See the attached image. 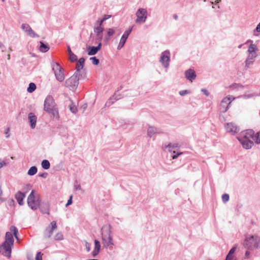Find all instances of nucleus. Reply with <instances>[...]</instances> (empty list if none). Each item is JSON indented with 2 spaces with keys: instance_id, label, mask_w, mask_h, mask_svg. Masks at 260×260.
Here are the masks:
<instances>
[{
  "instance_id": "nucleus-1",
  "label": "nucleus",
  "mask_w": 260,
  "mask_h": 260,
  "mask_svg": "<svg viewBox=\"0 0 260 260\" xmlns=\"http://www.w3.org/2000/svg\"><path fill=\"white\" fill-rule=\"evenodd\" d=\"M254 133L252 129H247L245 131V148L249 149L253 146V141L257 144L260 143V132L254 135Z\"/></svg>"
},
{
  "instance_id": "nucleus-2",
  "label": "nucleus",
  "mask_w": 260,
  "mask_h": 260,
  "mask_svg": "<svg viewBox=\"0 0 260 260\" xmlns=\"http://www.w3.org/2000/svg\"><path fill=\"white\" fill-rule=\"evenodd\" d=\"M245 248L253 250L260 248V237L256 235H247L245 238Z\"/></svg>"
},
{
  "instance_id": "nucleus-3",
  "label": "nucleus",
  "mask_w": 260,
  "mask_h": 260,
  "mask_svg": "<svg viewBox=\"0 0 260 260\" xmlns=\"http://www.w3.org/2000/svg\"><path fill=\"white\" fill-rule=\"evenodd\" d=\"M44 110L48 113L52 115L53 117H58V109L56 107L55 103L51 96H48L44 102Z\"/></svg>"
},
{
  "instance_id": "nucleus-4",
  "label": "nucleus",
  "mask_w": 260,
  "mask_h": 260,
  "mask_svg": "<svg viewBox=\"0 0 260 260\" xmlns=\"http://www.w3.org/2000/svg\"><path fill=\"white\" fill-rule=\"evenodd\" d=\"M27 204L32 210H36L40 206V198L37 192L32 190L27 198Z\"/></svg>"
},
{
  "instance_id": "nucleus-5",
  "label": "nucleus",
  "mask_w": 260,
  "mask_h": 260,
  "mask_svg": "<svg viewBox=\"0 0 260 260\" xmlns=\"http://www.w3.org/2000/svg\"><path fill=\"white\" fill-rule=\"evenodd\" d=\"M80 74L78 72H75L73 76L66 81V86L71 90H75L78 85Z\"/></svg>"
},
{
  "instance_id": "nucleus-6",
  "label": "nucleus",
  "mask_w": 260,
  "mask_h": 260,
  "mask_svg": "<svg viewBox=\"0 0 260 260\" xmlns=\"http://www.w3.org/2000/svg\"><path fill=\"white\" fill-rule=\"evenodd\" d=\"M235 99L232 96L228 95L224 98L221 101L219 106V110L221 113L226 112L232 102Z\"/></svg>"
},
{
  "instance_id": "nucleus-7",
  "label": "nucleus",
  "mask_w": 260,
  "mask_h": 260,
  "mask_svg": "<svg viewBox=\"0 0 260 260\" xmlns=\"http://www.w3.org/2000/svg\"><path fill=\"white\" fill-rule=\"evenodd\" d=\"M52 69L54 71L56 79L59 82H62L64 79V75L61 67L57 63H53Z\"/></svg>"
},
{
  "instance_id": "nucleus-8",
  "label": "nucleus",
  "mask_w": 260,
  "mask_h": 260,
  "mask_svg": "<svg viewBox=\"0 0 260 260\" xmlns=\"http://www.w3.org/2000/svg\"><path fill=\"white\" fill-rule=\"evenodd\" d=\"M245 45H246L247 48L246 53L257 55V53L258 51V48L256 44L254 43L253 41L248 40L245 43Z\"/></svg>"
},
{
  "instance_id": "nucleus-9",
  "label": "nucleus",
  "mask_w": 260,
  "mask_h": 260,
  "mask_svg": "<svg viewBox=\"0 0 260 260\" xmlns=\"http://www.w3.org/2000/svg\"><path fill=\"white\" fill-rule=\"evenodd\" d=\"M13 245L4 243L1 246H0V252L3 255L10 258L11 257L12 247Z\"/></svg>"
},
{
  "instance_id": "nucleus-10",
  "label": "nucleus",
  "mask_w": 260,
  "mask_h": 260,
  "mask_svg": "<svg viewBox=\"0 0 260 260\" xmlns=\"http://www.w3.org/2000/svg\"><path fill=\"white\" fill-rule=\"evenodd\" d=\"M57 229L55 221H52L45 231L44 235L46 238H50L53 232Z\"/></svg>"
},
{
  "instance_id": "nucleus-11",
  "label": "nucleus",
  "mask_w": 260,
  "mask_h": 260,
  "mask_svg": "<svg viewBox=\"0 0 260 260\" xmlns=\"http://www.w3.org/2000/svg\"><path fill=\"white\" fill-rule=\"evenodd\" d=\"M137 18L136 20L137 23H143L146 20L147 17V11L144 9H139L136 13Z\"/></svg>"
},
{
  "instance_id": "nucleus-12",
  "label": "nucleus",
  "mask_w": 260,
  "mask_h": 260,
  "mask_svg": "<svg viewBox=\"0 0 260 260\" xmlns=\"http://www.w3.org/2000/svg\"><path fill=\"white\" fill-rule=\"evenodd\" d=\"M102 243L104 247H108L113 245L112 238L110 233L102 236Z\"/></svg>"
},
{
  "instance_id": "nucleus-13",
  "label": "nucleus",
  "mask_w": 260,
  "mask_h": 260,
  "mask_svg": "<svg viewBox=\"0 0 260 260\" xmlns=\"http://www.w3.org/2000/svg\"><path fill=\"white\" fill-rule=\"evenodd\" d=\"M257 55L246 53V59L245 61V66L249 67L254 62Z\"/></svg>"
},
{
  "instance_id": "nucleus-14",
  "label": "nucleus",
  "mask_w": 260,
  "mask_h": 260,
  "mask_svg": "<svg viewBox=\"0 0 260 260\" xmlns=\"http://www.w3.org/2000/svg\"><path fill=\"white\" fill-rule=\"evenodd\" d=\"M22 29L27 32V34L32 38L38 37V35L31 28L30 26L27 24H23L21 26Z\"/></svg>"
},
{
  "instance_id": "nucleus-15",
  "label": "nucleus",
  "mask_w": 260,
  "mask_h": 260,
  "mask_svg": "<svg viewBox=\"0 0 260 260\" xmlns=\"http://www.w3.org/2000/svg\"><path fill=\"white\" fill-rule=\"evenodd\" d=\"M185 77L190 82H192L196 77L195 72L191 69H189L185 72Z\"/></svg>"
},
{
  "instance_id": "nucleus-16",
  "label": "nucleus",
  "mask_w": 260,
  "mask_h": 260,
  "mask_svg": "<svg viewBox=\"0 0 260 260\" xmlns=\"http://www.w3.org/2000/svg\"><path fill=\"white\" fill-rule=\"evenodd\" d=\"M101 46L102 44L100 43L96 47H88L87 48L88 55H93L95 54L101 49Z\"/></svg>"
},
{
  "instance_id": "nucleus-17",
  "label": "nucleus",
  "mask_w": 260,
  "mask_h": 260,
  "mask_svg": "<svg viewBox=\"0 0 260 260\" xmlns=\"http://www.w3.org/2000/svg\"><path fill=\"white\" fill-rule=\"evenodd\" d=\"M167 52L162 54L160 58V62L165 67H168L169 64L170 57Z\"/></svg>"
},
{
  "instance_id": "nucleus-18",
  "label": "nucleus",
  "mask_w": 260,
  "mask_h": 260,
  "mask_svg": "<svg viewBox=\"0 0 260 260\" xmlns=\"http://www.w3.org/2000/svg\"><path fill=\"white\" fill-rule=\"evenodd\" d=\"M236 249L237 247L234 246L230 250L226 256L225 260H237L235 254Z\"/></svg>"
},
{
  "instance_id": "nucleus-19",
  "label": "nucleus",
  "mask_w": 260,
  "mask_h": 260,
  "mask_svg": "<svg viewBox=\"0 0 260 260\" xmlns=\"http://www.w3.org/2000/svg\"><path fill=\"white\" fill-rule=\"evenodd\" d=\"M225 128L227 132L234 134L237 131L238 128L232 123H228L226 124Z\"/></svg>"
},
{
  "instance_id": "nucleus-20",
  "label": "nucleus",
  "mask_w": 260,
  "mask_h": 260,
  "mask_svg": "<svg viewBox=\"0 0 260 260\" xmlns=\"http://www.w3.org/2000/svg\"><path fill=\"white\" fill-rule=\"evenodd\" d=\"M15 197L18 204L20 205H22L23 204V199L25 197V194L21 191H18L16 193Z\"/></svg>"
},
{
  "instance_id": "nucleus-21",
  "label": "nucleus",
  "mask_w": 260,
  "mask_h": 260,
  "mask_svg": "<svg viewBox=\"0 0 260 260\" xmlns=\"http://www.w3.org/2000/svg\"><path fill=\"white\" fill-rule=\"evenodd\" d=\"M94 243V248L92 252V254L93 257H95L100 252L101 248V244L100 242L97 240H95Z\"/></svg>"
},
{
  "instance_id": "nucleus-22",
  "label": "nucleus",
  "mask_w": 260,
  "mask_h": 260,
  "mask_svg": "<svg viewBox=\"0 0 260 260\" xmlns=\"http://www.w3.org/2000/svg\"><path fill=\"white\" fill-rule=\"evenodd\" d=\"M104 28L103 26H96L94 28V32L96 34L97 37L101 40L103 38V32Z\"/></svg>"
},
{
  "instance_id": "nucleus-23",
  "label": "nucleus",
  "mask_w": 260,
  "mask_h": 260,
  "mask_svg": "<svg viewBox=\"0 0 260 260\" xmlns=\"http://www.w3.org/2000/svg\"><path fill=\"white\" fill-rule=\"evenodd\" d=\"M28 120L31 124V127L34 128L36 126L37 122V117L32 113H30L28 115Z\"/></svg>"
},
{
  "instance_id": "nucleus-24",
  "label": "nucleus",
  "mask_w": 260,
  "mask_h": 260,
  "mask_svg": "<svg viewBox=\"0 0 260 260\" xmlns=\"http://www.w3.org/2000/svg\"><path fill=\"white\" fill-rule=\"evenodd\" d=\"M4 243L10 244L13 245L14 239L11 233L7 232L6 234L5 241Z\"/></svg>"
},
{
  "instance_id": "nucleus-25",
  "label": "nucleus",
  "mask_w": 260,
  "mask_h": 260,
  "mask_svg": "<svg viewBox=\"0 0 260 260\" xmlns=\"http://www.w3.org/2000/svg\"><path fill=\"white\" fill-rule=\"evenodd\" d=\"M180 147V145L178 143L174 144H169L168 145L166 146L165 148L168 149V151L170 152H173V153H176V151L174 149L178 148Z\"/></svg>"
},
{
  "instance_id": "nucleus-26",
  "label": "nucleus",
  "mask_w": 260,
  "mask_h": 260,
  "mask_svg": "<svg viewBox=\"0 0 260 260\" xmlns=\"http://www.w3.org/2000/svg\"><path fill=\"white\" fill-rule=\"evenodd\" d=\"M84 62H85V59L83 57L80 58L79 59L78 62L76 64V72H78L80 74V70H82L84 67Z\"/></svg>"
},
{
  "instance_id": "nucleus-27",
  "label": "nucleus",
  "mask_w": 260,
  "mask_h": 260,
  "mask_svg": "<svg viewBox=\"0 0 260 260\" xmlns=\"http://www.w3.org/2000/svg\"><path fill=\"white\" fill-rule=\"evenodd\" d=\"M40 209L42 213L49 214V205L48 203H43L41 205Z\"/></svg>"
},
{
  "instance_id": "nucleus-28",
  "label": "nucleus",
  "mask_w": 260,
  "mask_h": 260,
  "mask_svg": "<svg viewBox=\"0 0 260 260\" xmlns=\"http://www.w3.org/2000/svg\"><path fill=\"white\" fill-rule=\"evenodd\" d=\"M49 47L47 45L45 44L42 42H40V46L39 48V50L40 51L42 52H46L49 50Z\"/></svg>"
},
{
  "instance_id": "nucleus-29",
  "label": "nucleus",
  "mask_w": 260,
  "mask_h": 260,
  "mask_svg": "<svg viewBox=\"0 0 260 260\" xmlns=\"http://www.w3.org/2000/svg\"><path fill=\"white\" fill-rule=\"evenodd\" d=\"M37 168L36 167H31L28 171L27 174L30 176L36 174L37 172Z\"/></svg>"
},
{
  "instance_id": "nucleus-30",
  "label": "nucleus",
  "mask_w": 260,
  "mask_h": 260,
  "mask_svg": "<svg viewBox=\"0 0 260 260\" xmlns=\"http://www.w3.org/2000/svg\"><path fill=\"white\" fill-rule=\"evenodd\" d=\"M41 165H42V167L44 169H46V170L48 169L50 166V162L47 160H43L42 162Z\"/></svg>"
},
{
  "instance_id": "nucleus-31",
  "label": "nucleus",
  "mask_w": 260,
  "mask_h": 260,
  "mask_svg": "<svg viewBox=\"0 0 260 260\" xmlns=\"http://www.w3.org/2000/svg\"><path fill=\"white\" fill-rule=\"evenodd\" d=\"M36 89V86L34 83H30L29 84V87L27 88V91L29 93H31L35 90Z\"/></svg>"
},
{
  "instance_id": "nucleus-32",
  "label": "nucleus",
  "mask_w": 260,
  "mask_h": 260,
  "mask_svg": "<svg viewBox=\"0 0 260 260\" xmlns=\"http://www.w3.org/2000/svg\"><path fill=\"white\" fill-rule=\"evenodd\" d=\"M127 39L126 38H124L123 37H121V39H120V42H119V44L117 47V49L120 50L121 49L123 46H124V44L125 43V42L126 41Z\"/></svg>"
},
{
  "instance_id": "nucleus-33",
  "label": "nucleus",
  "mask_w": 260,
  "mask_h": 260,
  "mask_svg": "<svg viewBox=\"0 0 260 260\" xmlns=\"http://www.w3.org/2000/svg\"><path fill=\"white\" fill-rule=\"evenodd\" d=\"M10 231L11 232L13 233V234L16 238V239H18L17 234H18V230L17 228L14 226H11L10 228Z\"/></svg>"
},
{
  "instance_id": "nucleus-34",
  "label": "nucleus",
  "mask_w": 260,
  "mask_h": 260,
  "mask_svg": "<svg viewBox=\"0 0 260 260\" xmlns=\"http://www.w3.org/2000/svg\"><path fill=\"white\" fill-rule=\"evenodd\" d=\"M155 133V129L153 127H149L148 129V135L149 137H152Z\"/></svg>"
},
{
  "instance_id": "nucleus-35",
  "label": "nucleus",
  "mask_w": 260,
  "mask_h": 260,
  "mask_svg": "<svg viewBox=\"0 0 260 260\" xmlns=\"http://www.w3.org/2000/svg\"><path fill=\"white\" fill-rule=\"evenodd\" d=\"M54 239L55 240H61L63 239V236L61 233H57L54 236Z\"/></svg>"
},
{
  "instance_id": "nucleus-36",
  "label": "nucleus",
  "mask_w": 260,
  "mask_h": 260,
  "mask_svg": "<svg viewBox=\"0 0 260 260\" xmlns=\"http://www.w3.org/2000/svg\"><path fill=\"white\" fill-rule=\"evenodd\" d=\"M70 60L71 62H74L77 60V57L74 53H71L69 55Z\"/></svg>"
},
{
  "instance_id": "nucleus-37",
  "label": "nucleus",
  "mask_w": 260,
  "mask_h": 260,
  "mask_svg": "<svg viewBox=\"0 0 260 260\" xmlns=\"http://www.w3.org/2000/svg\"><path fill=\"white\" fill-rule=\"evenodd\" d=\"M222 200L224 203L228 202L229 200V195L227 193H224L222 196Z\"/></svg>"
},
{
  "instance_id": "nucleus-38",
  "label": "nucleus",
  "mask_w": 260,
  "mask_h": 260,
  "mask_svg": "<svg viewBox=\"0 0 260 260\" xmlns=\"http://www.w3.org/2000/svg\"><path fill=\"white\" fill-rule=\"evenodd\" d=\"M115 34V31L113 28H109L107 29V35L109 37L112 36Z\"/></svg>"
},
{
  "instance_id": "nucleus-39",
  "label": "nucleus",
  "mask_w": 260,
  "mask_h": 260,
  "mask_svg": "<svg viewBox=\"0 0 260 260\" xmlns=\"http://www.w3.org/2000/svg\"><path fill=\"white\" fill-rule=\"evenodd\" d=\"M90 59L92 61V63L94 65H98L99 63V60L95 57H92L90 58Z\"/></svg>"
},
{
  "instance_id": "nucleus-40",
  "label": "nucleus",
  "mask_w": 260,
  "mask_h": 260,
  "mask_svg": "<svg viewBox=\"0 0 260 260\" xmlns=\"http://www.w3.org/2000/svg\"><path fill=\"white\" fill-rule=\"evenodd\" d=\"M131 29H128L127 30H126L124 34H123L122 35V37L124 38H126V39H127L129 35L130 34L131 32Z\"/></svg>"
},
{
  "instance_id": "nucleus-41",
  "label": "nucleus",
  "mask_w": 260,
  "mask_h": 260,
  "mask_svg": "<svg viewBox=\"0 0 260 260\" xmlns=\"http://www.w3.org/2000/svg\"><path fill=\"white\" fill-rule=\"evenodd\" d=\"M255 96V94L253 93H246L245 94V99H249L250 98H252Z\"/></svg>"
},
{
  "instance_id": "nucleus-42",
  "label": "nucleus",
  "mask_w": 260,
  "mask_h": 260,
  "mask_svg": "<svg viewBox=\"0 0 260 260\" xmlns=\"http://www.w3.org/2000/svg\"><path fill=\"white\" fill-rule=\"evenodd\" d=\"M42 255L43 254L41 252H38L36 256V260H42Z\"/></svg>"
},
{
  "instance_id": "nucleus-43",
  "label": "nucleus",
  "mask_w": 260,
  "mask_h": 260,
  "mask_svg": "<svg viewBox=\"0 0 260 260\" xmlns=\"http://www.w3.org/2000/svg\"><path fill=\"white\" fill-rule=\"evenodd\" d=\"M70 110L74 113H75L77 111V108L75 106H70Z\"/></svg>"
},
{
  "instance_id": "nucleus-44",
  "label": "nucleus",
  "mask_w": 260,
  "mask_h": 260,
  "mask_svg": "<svg viewBox=\"0 0 260 260\" xmlns=\"http://www.w3.org/2000/svg\"><path fill=\"white\" fill-rule=\"evenodd\" d=\"M174 155L172 156V158L173 159H176L178 157V156L182 154V152H176L175 153H173Z\"/></svg>"
},
{
  "instance_id": "nucleus-45",
  "label": "nucleus",
  "mask_w": 260,
  "mask_h": 260,
  "mask_svg": "<svg viewBox=\"0 0 260 260\" xmlns=\"http://www.w3.org/2000/svg\"><path fill=\"white\" fill-rule=\"evenodd\" d=\"M85 247L87 251L89 252L90 250V245L86 241H85Z\"/></svg>"
},
{
  "instance_id": "nucleus-46",
  "label": "nucleus",
  "mask_w": 260,
  "mask_h": 260,
  "mask_svg": "<svg viewBox=\"0 0 260 260\" xmlns=\"http://www.w3.org/2000/svg\"><path fill=\"white\" fill-rule=\"evenodd\" d=\"M260 32V22L257 25L255 29L254 30V32Z\"/></svg>"
},
{
  "instance_id": "nucleus-47",
  "label": "nucleus",
  "mask_w": 260,
  "mask_h": 260,
  "mask_svg": "<svg viewBox=\"0 0 260 260\" xmlns=\"http://www.w3.org/2000/svg\"><path fill=\"white\" fill-rule=\"evenodd\" d=\"M72 198H73V196H70V198L69 199V200L68 201V202L66 204V206H68L69 205H70L72 204Z\"/></svg>"
},
{
  "instance_id": "nucleus-48",
  "label": "nucleus",
  "mask_w": 260,
  "mask_h": 260,
  "mask_svg": "<svg viewBox=\"0 0 260 260\" xmlns=\"http://www.w3.org/2000/svg\"><path fill=\"white\" fill-rule=\"evenodd\" d=\"M9 132H10V128L9 127L7 128L5 130V134L6 136V137L8 138L9 137Z\"/></svg>"
},
{
  "instance_id": "nucleus-49",
  "label": "nucleus",
  "mask_w": 260,
  "mask_h": 260,
  "mask_svg": "<svg viewBox=\"0 0 260 260\" xmlns=\"http://www.w3.org/2000/svg\"><path fill=\"white\" fill-rule=\"evenodd\" d=\"M112 17L110 15H104L103 19L105 21Z\"/></svg>"
},
{
  "instance_id": "nucleus-50",
  "label": "nucleus",
  "mask_w": 260,
  "mask_h": 260,
  "mask_svg": "<svg viewBox=\"0 0 260 260\" xmlns=\"http://www.w3.org/2000/svg\"><path fill=\"white\" fill-rule=\"evenodd\" d=\"M188 91L187 90H182V91H180L179 92V93L181 95H184L185 94H186L187 93H188Z\"/></svg>"
},
{
  "instance_id": "nucleus-51",
  "label": "nucleus",
  "mask_w": 260,
  "mask_h": 260,
  "mask_svg": "<svg viewBox=\"0 0 260 260\" xmlns=\"http://www.w3.org/2000/svg\"><path fill=\"white\" fill-rule=\"evenodd\" d=\"M237 139L239 141L240 143L244 146V139L243 138L237 137Z\"/></svg>"
},
{
  "instance_id": "nucleus-52",
  "label": "nucleus",
  "mask_w": 260,
  "mask_h": 260,
  "mask_svg": "<svg viewBox=\"0 0 260 260\" xmlns=\"http://www.w3.org/2000/svg\"><path fill=\"white\" fill-rule=\"evenodd\" d=\"M250 256V251H246L245 253V258H249Z\"/></svg>"
},
{
  "instance_id": "nucleus-53",
  "label": "nucleus",
  "mask_w": 260,
  "mask_h": 260,
  "mask_svg": "<svg viewBox=\"0 0 260 260\" xmlns=\"http://www.w3.org/2000/svg\"><path fill=\"white\" fill-rule=\"evenodd\" d=\"M6 165V162L4 160H0V168H2Z\"/></svg>"
},
{
  "instance_id": "nucleus-54",
  "label": "nucleus",
  "mask_w": 260,
  "mask_h": 260,
  "mask_svg": "<svg viewBox=\"0 0 260 260\" xmlns=\"http://www.w3.org/2000/svg\"><path fill=\"white\" fill-rule=\"evenodd\" d=\"M105 20L102 18L100 21H99V26H102L103 22Z\"/></svg>"
},
{
  "instance_id": "nucleus-55",
  "label": "nucleus",
  "mask_w": 260,
  "mask_h": 260,
  "mask_svg": "<svg viewBox=\"0 0 260 260\" xmlns=\"http://www.w3.org/2000/svg\"><path fill=\"white\" fill-rule=\"evenodd\" d=\"M68 53H69V55L71 54V53H73L70 46H68Z\"/></svg>"
},
{
  "instance_id": "nucleus-56",
  "label": "nucleus",
  "mask_w": 260,
  "mask_h": 260,
  "mask_svg": "<svg viewBox=\"0 0 260 260\" xmlns=\"http://www.w3.org/2000/svg\"><path fill=\"white\" fill-rule=\"evenodd\" d=\"M202 91L207 95H208V92L206 89H203Z\"/></svg>"
},
{
  "instance_id": "nucleus-57",
  "label": "nucleus",
  "mask_w": 260,
  "mask_h": 260,
  "mask_svg": "<svg viewBox=\"0 0 260 260\" xmlns=\"http://www.w3.org/2000/svg\"><path fill=\"white\" fill-rule=\"evenodd\" d=\"M174 18L175 19V20H177V18H178V16L176 15V14H175L174 15Z\"/></svg>"
},
{
  "instance_id": "nucleus-58",
  "label": "nucleus",
  "mask_w": 260,
  "mask_h": 260,
  "mask_svg": "<svg viewBox=\"0 0 260 260\" xmlns=\"http://www.w3.org/2000/svg\"><path fill=\"white\" fill-rule=\"evenodd\" d=\"M220 1V0H216L215 2L216 3H218Z\"/></svg>"
},
{
  "instance_id": "nucleus-59",
  "label": "nucleus",
  "mask_w": 260,
  "mask_h": 260,
  "mask_svg": "<svg viewBox=\"0 0 260 260\" xmlns=\"http://www.w3.org/2000/svg\"><path fill=\"white\" fill-rule=\"evenodd\" d=\"M2 1L4 2L5 1V0H2Z\"/></svg>"
}]
</instances>
